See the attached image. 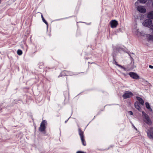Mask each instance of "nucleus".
Listing matches in <instances>:
<instances>
[{
	"mask_svg": "<svg viewBox=\"0 0 153 153\" xmlns=\"http://www.w3.org/2000/svg\"><path fill=\"white\" fill-rule=\"evenodd\" d=\"M144 121L147 124L151 125L152 124V121L148 115L144 111L142 112Z\"/></svg>",
	"mask_w": 153,
	"mask_h": 153,
	"instance_id": "obj_1",
	"label": "nucleus"
},
{
	"mask_svg": "<svg viewBox=\"0 0 153 153\" xmlns=\"http://www.w3.org/2000/svg\"><path fill=\"white\" fill-rule=\"evenodd\" d=\"M79 134L80 136V139L83 145L84 146L86 145V143L85 141V138L84 136L83 132L80 128L79 129Z\"/></svg>",
	"mask_w": 153,
	"mask_h": 153,
	"instance_id": "obj_2",
	"label": "nucleus"
},
{
	"mask_svg": "<svg viewBox=\"0 0 153 153\" xmlns=\"http://www.w3.org/2000/svg\"><path fill=\"white\" fill-rule=\"evenodd\" d=\"M147 135L149 138L153 140V127H151L146 131Z\"/></svg>",
	"mask_w": 153,
	"mask_h": 153,
	"instance_id": "obj_3",
	"label": "nucleus"
},
{
	"mask_svg": "<svg viewBox=\"0 0 153 153\" xmlns=\"http://www.w3.org/2000/svg\"><path fill=\"white\" fill-rule=\"evenodd\" d=\"M47 124V122L45 120H43L41 123L40 126L39 128V130L40 131H45L46 127L45 125Z\"/></svg>",
	"mask_w": 153,
	"mask_h": 153,
	"instance_id": "obj_4",
	"label": "nucleus"
},
{
	"mask_svg": "<svg viewBox=\"0 0 153 153\" xmlns=\"http://www.w3.org/2000/svg\"><path fill=\"white\" fill-rule=\"evenodd\" d=\"M133 96V93L130 91H126L124 94L123 95V97L124 99H127L132 97Z\"/></svg>",
	"mask_w": 153,
	"mask_h": 153,
	"instance_id": "obj_5",
	"label": "nucleus"
},
{
	"mask_svg": "<svg viewBox=\"0 0 153 153\" xmlns=\"http://www.w3.org/2000/svg\"><path fill=\"white\" fill-rule=\"evenodd\" d=\"M152 23V21L150 19L146 20L143 22V25L145 27H149L151 25Z\"/></svg>",
	"mask_w": 153,
	"mask_h": 153,
	"instance_id": "obj_6",
	"label": "nucleus"
},
{
	"mask_svg": "<svg viewBox=\"0 0 153 153\" xmlns=\"http://www.w3.org/2000/svg\"><path fill=\"white\" fill-rule=\"evenodd\" d=\"M129 75L131 78L134 79H137L140 78L139 75L134 72H130L129 73Z\"/></svg>",
	"mask_w": 153,
	"mask_h": 153,
	"instance_id": "obj_7",
	"label": "nucleus"
},
{
	"mask_svg": "<svg viewBox=\"0 0 153 153\" xmlns=\"http://www.w3.org/2000/svg\"><path fill=\"white\" fill-rule=\"evenodd\" d=\"M110 23L111 27L112 28L116 27L118 24L117 21L115 20L111 21Z\"/></svg>",
	"mask_w": 153,
	"mask_h": 153,
	"instance_id": "obj_8",
	"label": "nucleus"
},
{
	"mask_svg": "<svg viewBox=\"0 0 153 153\" xmlns=\"http://www.w3.org/2000/svg\"><path fill=\"white\" fill-rule=\"evenodd\" d=\"M138 10L141 13H144L146 12V10L144 7L142 6H139L137 7Z\"/></svg>",
	"mask_w": 153,
	"mask_h": 153,
	"instance_id": "obj_9",
	"label": "nucleus"
},
{
	"mask_svg": "<svg viewBox=\"0 0 153 153\" xmlns=\"http://www.w3.org/2000/svg\"><path fill=\"white\" fill-rule=\"evenodd\" d=\"M134 106L136 108H137L138 111H141V108L140 107L139 103L137 102H135L134 104Z\"/></svg>",
	"mask_w": 153,
	"mask_h": 153,
	"instance_id": "obj_10",
	"label": "nucleus"
},
{
	"mask_svg": "<svg viewBox=\"0 0 153 153\" xmlns=\"http://www.w3.org/2000/svg\"><path fill=\"white\" fill-rule=\"evenodd\" d=\"M148 17L150 19H153V11H150L148 13Z\"/></svg>",
	"mask_w": 153,
	"mask_h": 153,
	"instance_id": "obj_11",
	"label": "nucleus"
},
{
	"mask_svg": "<svg viewBox=\"0 0 153 153\" xmlns=\"http://www.w3.org/2000/svg\"><path fill=\"white\" fill-rule=\"evenodd\" d=\"M137 99L139 101L141 105H143L144 102L142 98L139 97H137Z\"/></svg>",
	"mask_w": 153,
	"mask_h": 153,
	"instance_id": "obj_12",
	"label": "nucleus"
},
{
	"mask_svg": "<svg viewBox=\"0 0 153 153\" xmlns=\"http://www.w3.org/2000/svg\"><path fill=\"white\" fill-rule=\"evenodd\" d=\"M145 105L146 108L149 110V111L151 112L152 111V109L150 108L149 103L147 102H146L145 103Z\"/></svg>",
	"mask_w": 153,
	"mask_h": 153,
	"instance_id": "obj_13",
	"label": "nucleus"
},
{
	"mask_svg": "<svg viewBox=\"0 0 153 153\" xmlns=\"http://www.w3.org/2000/svg\"><path fill=\"white\" fill-rule=\"evenodd\" d=\"M147 38L148 40L153 42V34L148 35L147 36Z\"/></svg>",
	"mask_w": 153,
	"mask_h": 153,
	"instance_id": "obj_14",
	"label": "nucleus"
},
{
	"mask_svg": "<svg viewBox=\"0 0 153 153\" xmlns=\"http://www.w3.org/2000/svg\"><path fill=\"white\" fill-rule=\"evenodd\" d=\"M114 64L116 65H117V66H118V67L121 68L123 69L124 71L126 70V69L124 67H123L121 65H120L118 64L117 63V62L116 61H114Z\"/></svg>",
	"mask_w": 153,
	"mask_h": 153,
	"instance_id": "obj_15",
	"label": "nucleus"
},
{
	"mask_svg": "<svg viewBox=\"0 0 153 153\" xmlns=\"http://www.w3.org/2000/svg\"><path fill=\"white\" fill-rule=\"evenodd\" d=\"M41 17L42 19V20L47 25V26H48V22L46 21L45 20V19H44L43 16L41 14Z\"/></svg>",
	"mask_w": 153,
	"mask_h": 153,
	"instance_id": "obj_16",
	"label": "nucleus"
},
{
	"mask_svg": "<svg viewBox=\"0 0 153 153\" xmlns=\"http://www.w3.org/2000/svg\"><path fill=\"white\" fill-rule=\"evenodd\" d=\"M17 53L19 55H21L22 53V52L20 50H18L17 51Z\"/></svg>",
	"mask_w": 153,
	"mask_h": 153,
	"instance_id": "obj_17",
	"label": "nucleus"
},
{
	"mask_svg": "<svg viewBox=\"0 0 153 153\" xmlns=\"http://www.w3.org/2000/svg\"><path fill=\"white\" fill-rule=\"evenodd\" d=\"M139 1L141 3H145L147 1V0H139Z\"/></svg>",
	"mask_w": 153,
	"mask_h": 153,
	"instance_id": "obj_18",
	"label": "nucleus"
},
{
	"mask_svg": "<svg viewBox=\"0 0 153 153\" xmlns=\"http://www.w3.org/2000/svg\"><path fill=\"white\" fill-rule=\"evenodd\" d=\"M151 30H152V31L153 32V25H151L150 27Z\"/></svg>",
	"mask_w": 153,
	"mask_h": 153,
	"instance_id": "obj_19",
	"label": "nucleus"
},
{
	"mask_svg": "<svg viewBox=\"0 0 153 153\" xmlns=\"http://www.w3.org/2000/svg\"><path fill=\"white\" fill-rule=\"evenodd\" d=\"M128 113L130 115H132L133 114V113L131 111H129Z\"/></svg>",
	"mask_w": 153,
	"mask_h": 153,
	"instance_id": "obj_20",
	"label": "nucleus"
},
{
	"mask_svg": "<svg viewBox=\"0 0 153 153\" xmlns=\"http://www.w3.org/2000/svg\"><path fill=\"white\" fill-rule=\"evenodd\" d=\"M149 67L151 69H153V66L151 65H149Z\"/></svg>",
	"mask_w": 153,
	"mask_h": 153,
	"instance_id": "obj_21",
	"label": "nucleus"
},
{
	"mask_svg": "<svg viewBox=\"0 0 153 153\" xmlns=\"http://www.w3.org/2000/svg\"><path fill=\"white\" fill-rule=\"evenodd\" d=\"M138 2L137 1L135 3V6H137V5H138Z\"/></svg>",
	"mask_w": 153,
	"mask_h": 153,
	"instance_id": "obj_22",
	"label": "nucleus"
},
{
	"mask_svg": "<svg viewBox=\"0 0 153 153\" xmlns=\"http://www.w3.org/2000/svg\"><path fill=\"white\" fill-rule=\"evenodd\" d=\"M76 153H85L84 152L82 151H78Z\"/></svg>",
	"mask_w": 153,
	"mask_h": 153,
	"instance_id": "obj_23",
	"label": "nucleus"
},
{
	"mask_svg": "<svg viewBox=\"0 0 153 153\" xmlns=\"http://www.w3.org/2000/svg\"><path fill=\"white\" fill-rule=\"evenodd\" d=\"M68 121V120H67L65 121V123H66Z\"/></svg>",
	"mask_w": 153,
	"mask_h": 153,
	"instance_id": "obj_24",
	"label": "nucleus"
},
{
	"mask_svg": "<svg viewBox=\"0 0 153 153\" xmlns=\"http://www.w3.org/2000/svg\"><path fill=\"white\" fill-rule=\"evenodd\" d=\"M121 50H122L123 51V49H122L121 48Z\"/></svg>",
	"mask_w": 153,
	"mask_h": 153,
	"instance_id": "obj_25",
	"label": "nucleus"
},
{
	"mask_svg": "<svg viewBox=\"0 0 153 153\" xmlns=\"http://www.w3.org/2000/svg\"><path fill=\"white\" fill-rule=\"evenodd\" d=\"M134 128H136V129H137L135 128V127H134Z\"/></svg>",
	"mask_w": 153,
	"mask_h": 153,
	"instance_id": "obj_26",
	"label": "nucleus"
}]
</instances>
